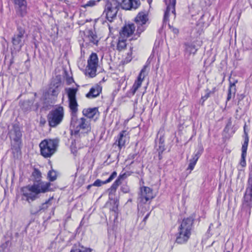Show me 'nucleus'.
<instances>
[{"mask_svg":"<svg viewBox=\"0 0 252 252\" xmlns=\"http://www.w3.org/2000/svg\"><path fill=\"white\" fill-rule=\"evenodd\" d=\"M51 184L42 181L34 182L32 185H29L21 189L22 200L31 203L39 198L40 194L49 191Z\"/></svg>","mask_w":252,"mask_h":252,"instance_id":"obj_1","label":"nucleus"},{"mask_svg":"<svg viewBox=\"0 0 252 252\" xmlns=\"http://www.w3.org/2000/svg\"><path fill=\"white\" fill-rule=\"evenodd\" d=\"M77 112H71V126L74 130L75 135L80 133H87L91 130V120L85 117L78 119L77 117Z\"/></svg>","mask_w":252,"mask_h":252,"instance_id":"obj_2","label":"nucleus"},{"mask_svg":"<svg viewBox=\"0 0 252 252\" xmlns=\"http://www.w3.org/2000/svg\"><path fill=\"white\" fill-rule=\"evenodd\" d=\"M193 221L192 218L184 219L182 220L176 234V243L182 244L188 241L191 234Z\"/></svg>","mask_w":252,"mask_h":252,"instance_id":"obj_3","label":"nucleus"},{"mask_svg":"<svg viewBox=\"0 0 252 252\" xmlns=\"http://www.w3.org/2000/svg\"><path fill=\"white\" fill-rule=\"evenodd\" d=\"M58 146L57 140L45 139L39 144L41 155L44 158H50L56 152Z\"/></svg>","mask_w":252,"mask_h":252,"instance_id":"obj_4","label":"nucleus"},{"mask_svg":"<svg viewBox=\"0 0 252 252\" xmlns=\"http://www.w3.org/2000/svg\"><path fill=\"white\" fill-rule=\"evenodd\" d=\"M134 21L136 25L137 30L132 39H136L140 37L141 33L146 30L149 24L148 13L143 11L139 12L135 18Z\"/></svg>","mask_w":252,"mask_h":252,"instance_id":"obj_5","label":"nucleus"},{"mask_svg":"<svg viewBox=\"0 0 252 252\" xmlns=\"http://www.w3.org/2000/svg\"><path fill=\"white\" fill-rule=\"evenodd\" d=\"M64 117L63 107L59 106L52 109L47 116L49 125L51 127H56L62 122Z\"/></svg>","mask_w":252,"mask_h":252,"instance_id":"obj_6","label":"nucleus"},{"mask_svg":"<svg viewBox=\"0 0 252 252\" xmlns=\"http://www.w3.org/2000/svg\"><path fill=\"white\" fill-rule=\"evenodd\" d=\"M119 2L116 0H110L107 1L103 15L109 21L112 22L116 17L119 10Z\"/></svg>","mask_w":252,"mask_h":252,"instance_id":"obj_7","label":"nucleus"},{"mask_svg":"<svg viewBox=\"0 0 252 252\" xmlns=\"http://www.w3.org/2000/svg\"><path fill=\"white\" fill-rule=\"evenodd\" d=\"M26 31L24 27L18 26L17 32L12 38V42L14 49L20 51L25 43Z\"/></svg>","mask_w":252,"mask_h":252,"instance_id":"obj_8","label":"nucleus"},{"mask_svg":"<svg viewBox=\"0 0 252 252\" xmlns=\"http://www.w3.org/2000/svg\"><path fill=\"white\" fill-rule=\"evenodd\" d=\"M98 59L96 53H93L88 60V64L86 68V75L90 77L96 75V69L98 66Z\"/></svg>","mask_w":252,"mask_h":252,"instance_id":"obj_9","label":"nucleus"},{"mask_svg":"<svg viewBox=\"0 0 252 252\" xmlns=\"http://www.w3.org/2000/svg\"><path fill=\"white\" fill-rule=\"evenodd\" d=\"M66 90L68 97L69 107L71 112H77L78 104L76 98V95L78 90L77 89L69 88L66 89Z\"/></svg>","mask_w":252,"mask_h":252,"instance_id":"obj_10","label":"nucleus"},{"mask_svg":"<svg viewBox=\"0 0 252 252\" xmlns=\"http://www.w3.org/2000/svg\"><path fill=\"white\" fill-rule=\"evenodd\" d=\"M16 12L18 16L24 17L27 14V5L26 0H13Z\"/></svg>","mask_w":252,"mask_h":252,"instance_id":"obj_11","label":"nucleus"},{"mask_svg":"<svg viewBox=\"0 0 252 252\" xmlns=\"http://www.w3.org/2000/svg\"><path fill=\"white\" fill-rule=\"evenodd\" d=\"M117 1L119 3H121L122 8L126 10L136 9L141 4L139 0H117Z\"/></svg>","mask_w":252,"mask_h":252,"instance_id":"obj_12","label":"nucleus"},{"mask_svg":"<svg viewBox=\"0 0 252 252\" xmlns=\"http://www.w3.org/2000/svg\"><path fill=\"white\" fill-rule=\"evenodd\" d=\"M154 197L153 190L147 187H143L141 188L140 201L146 203L147 201Z\"/></svg>","mask_w":252,"mask_h":252,"instance_id":"obj_13","label":"nucleus"},{"mask_svg":"<svg viewBox=\"0 0 252 252\" xmlns=\"http://www.w3.org/2000/svg\"><path fill=\"white\" fill-rule=\"evenodd\" d=\"M135 30V26L134 24L125 25L120 32V36L127 39L132 35Z\"/></svg>","mask_w":252,"mask_h":252,"instance_id":"obj_14","label":"nucleus"},{"mask_svg":"<svg viewBox=\"0 0 252 252\" xmlns=\"http://www.w3.org/2000/svg\"><path fill=\"white\" fill-rule=\"evenodd\" d=\"M145 67L141 70L137 80L135 81L134 83L130 90V93H131L132 95H133L135 94L137 90L141 86L144 78V75H143V73L145 72Z\"/></svg>","mask_w":252,"mask_h":252,"instance_id":"obj_15","label":"nucleus"},{"mask_svg":"<svg viewBox=\"0 0 252 252\" xmlns=\"http://www.w3.org/2000/svg\"><path fill=\"white\" fill-rule=\"evenodd\" d=\"M82 112L83 115L86 117V118H88L90 120L93 119L95 120L99 114L98 109L96 107L84 109Z\"/></svg>","mask_w":252,"mask_h":252,"instance_id":"obj_16","label":"nucleus"},{"mask_svg":"<svg viewBox=\"0 0 252 252\" xmlns=\"http://www.w3.org/2000/svg\"><path fill=\"white\" fill-rule=\"evenodd\" d=\"M167 8L164 15V21H168V17L170 12L174 14L175 13L176 0H169L168 4L166 3Z\"/></svg>","mask_w":252,"mask_h":252,"instance_id":"obj_17","label":"nucleus"},{"mask_svg":"<svg viewBox=\"0 0 252 252\" xmlns=\"http://www.w3.org/2000/svg\"><path fill=\"white\" fill-rule=\"evenodd\" d=\"M102 88L98 85L93 86L89 92L86 94V96L88 98H93L99 95L101 92Z\"/></svg>","mask_w":252,"mask_h":252,"instance_id":"obj_18","label":"nucleus"},{"mask_svg":"<svg viewBox=\"0 0 252 252\" xmlns=\"http://www.w3.org/2000/svg\"><path fill=\"white\" fill-rule=\"evenodd\" d=\"M14 137H12L13 140L16 142V148L20 149L21 143L22 133L18 127H14L13 130Z\"/></svg>","mask_w":252,"mask_h":252,"instance_id":"obj_19","label":"nucleus"},{"mask_svg":"<svg viewBox=\"0 0 252 252\" xmlns=\"http://www.w3.org/2000/svg\"><path fill=\"white\" fill-rule=\"evenodd\" d=\"M117 172L116 171H114L106 180L102 181L99 179H97L94 182L93 185L95 187H100L103 184L111 182L117 176Z\"/></svg>","mask_w":252,"mask_h":252,"instance_id":"obj_20","label":"nucleus"},{"mask_svg":"<svg viewBox=\"0 0 252 252\" xmlns=\"http://www.w3.org/2000/svg\"><path fill=\"white\" fill-rule=\"evenodd\" d=\"M127 133L125 130L121 131L119 135L118 139V146L120 149H121L125 145L127 141Z\"/></svg>","mask_w":252,"mask_h":252,"instance_id":"obj_21","label":"nucleus"},{"mask_svg":"<svg viewBox=\"0 0 252 252\" xmlns=\"http://www.w3.org/2000/svg\"><path fill=\"white\" fill-rule=\"evenodd\" d=\"M126 39L119 36L117 43L116 49L121 51L126 49Z\"/></svg>","mask_w":252,"mask_h":252,"instance_id":"obj_22","label":"nucleus"},{"mask_svg":"<svg viewBox=\"0 0 252 252\" xmlns=\"http://www.w3.org/2000/svg\"><path fill=\"white\" fill-rule=\"evenodd\" d=\"M117 182H114L111 187L108 189L109 198L111 200L113 199L114 196L116 192V190L119 187Z\"/></svg>","mask_w":252,"mask_h":252,"instance_id":"obj_23","label":"nucleus"},{"mask_svg":"<svg viewBox=\"0 0 252 252\" xmlns=\"http://www.w3.org/2000/svg\"><path fill=\"white\" fill-rule=\"evenodd\" d=\"M88 38L94 45H97L98 39L97 35L93 31H89L88 35Z\"/></svg>","mask_w":252,"mask_h":252,"instance_id":"obj_24","label":"nucleus"},{"mask_svg":"<svg viewBox=\"0 0 252 252\" xmlns=\"http://www.w3.org/2000/svg\"><path fill=\"white\" fill-rule=\"evenodd\" d=\"M247 156V153L242 152L241 158L239 161L238 168L239 170H242V169L246 166V157Z\"/></svg>","mask_w":252,"mask_h":252,"instance_id":"obj_25","label":"nucleus"},{"mask_svg":"<svg viewBox=\"0 0 252 252\" xmlns=\"http://www.w3.org/2000/svg\"><path fill=\"white\" fill-rule=\"evenodd\" d=\"M81 249L80 247L74 246L70 251V252H91V249L89 248H85L83 247H81Z\"/></svg>","mask_w":252,"mask_h":252,"instance_id":"obj_26","label":"nucleus"},{"mask_svg":"<svg viewBox=\"0 0 252 252\" xmlns=\"http://www.w3.org/2000/svg\"><path fill=\"white\" fill-rule=\"evenodd\" d=\"M53 197L50 198L45 202L42 203L39 207V211H44L52 205L51 200Z\"/></svg>","mask_w":252,"mask_h":252,"instance_id":"obj_27","label":"nucleus"},{"mask_svg":"<svg viewBox=\"0 0 252 252\" xmlns=\"http://www.w3.org/2000/svg\"><path fill=\"white\" fill-rule=\"evenodd\" d=\"M186 51L189 54H194L197 51V49L194 45L189 44L186 45Z\"/></svg>","mask_w":252,"mask_h":252,"instance_id":"obj_28","label":"nucleus"},{"mask_svg":"<svg viewBox=\"0 0 252 252\" xmlns=\"http://www.w3.org/2000/svg\"><path fill=\"white\" fill-rule=\"evenodd\" d=\"M32 176L35 179L34 182H39L40 181V178L41 177V172L37 169H34L32 173Z\"/></svg>","mask_w":252,"mask_h":252,"instance_id":"obj_29","label":"nucleus"},{"mask_svg":"<svg viewBox=\"0 0 252 252\" xmlns=\"http://www.w3.org/2000/svg\"><path fill=\"white\" fill-rule=\"evenodd\" d=\"M100 0H90L88 1L86 4L82 5V7L87 8V7H93Z\"/></svg>","mask_w":252,"mask_h":252,"instance_id":"obj_30","label":"nucleus"},{"mask_svg":"<svg viewBox=\"0 0 252 252\" xmlns=\"http://www.w3.org/2000/svg\"><path fill=\"white\" fill-rule=\"evenodd\" d=\"M48 177L50 181H54L56 179L57 174L54 170L49 171L48 173Z\"/></svg>","mask_w":252,"mask_h":252,"instance_id":"obj_31","label":"nucleus"},{"mask_svg":"<svg viewBox=\"0 0 252 252\" xmlns=\"http://www.w3.org/2000/svg\"><path fill=\"white\" fill-rule=\"evenodd\" d=\"M126 178V173L120 174L118 178L116 179L115 182H117L118 185H120L122 183V180H124Z\"/></svg>","mask_w":252,"mask_h":252,"instance_id":"obj_32","label":"nucleus"},{"mask_svg":"<svg viewBox=\"0 0 252 252\" xmlns=\"http://www.w3.org/2000/svg\"><path fill=\"white\" fill-rule=\"evenodd\" d=\"M196 163V161H194L192 159L190 160L189 164V165L188 169H189L190 170H192L194 167V166L195 165Z\"/></svg>","mask_w":252,"mask_h":252,"instance_id":"obj_33","label":"nucleus"},{"mask_svg":"<svg viewBox=\"0 0 252 252\" xmlns=\"http://www.w3.org/2000/svg\"><path fill=\"white\" fill-rule=\"evenodd\" d=\"M248 143L247 142H244L242 147V152L247 153Z\"/></svg>","mask_w":252,"mask_h":252,"instance_id":"obj_34","label":"nucleus"},{"mask_svg":"<svg viewBox=\"0 0 252 252\" xmlns=\"http://www.w3.org/2000/svg\"><path fill=\"white\" fill-rule=\"evenodd\" d=\"M118 203L116 201L115 202L114 206L113 207V208H111L110 210H111V211L114 212L115 213H117V211L118 210Z\"/></svg>","mask_w":252,"mask_h":252,"instance_id":"obj_35","label":"nucleus"},{"mask_svg":"<svg viewBox=\"0 0 252 252\" xmlns=\"http://www.w3.org/2000/svg\"><path fill=\"white\" fill-rule=\"evenodd\" d=\"M121 189L124 193H127L129 191L128 187L126 185L122 186Z\"/></svg>","mask_w":252,"mask_h":252,"instance_id":"obj_36","label":"nucleus"},{"mask_svg":"<svg viewBox=\"0 0 252 252\" xmlns=\"http://www.w3.org/2000/svg\"><path fill=\"white\" fill-rule=\"evenodd\" d=\"M59 90L58 87L55 88L51 91V94L54 96H56L58 94Z\"/></svg>","mask_w":252,"mask_h":252,"instance_id":"obj_37","label":"nucleus"},{"mask_svg":"<svg viewBox=\"0 0 252 252\" xmlns=\"http://www.w3.org/2000/svg\"><path fill=\"white\" fill-rule=\"evenodd\" d=\"M130 56H127V57L125 58V60H124V62L125 63H128L129 62H130L131 61V60H132V51H130Z\"/></svg>","mask_w":252,"mask_h":252,"instance_id":"obj_38","label":"nucleus"},{"mask_svg":"<svg viewBox=\"0 0 252 252\" xmlns=\"http://www.w3.org/2000/svg\"><path fill=\"white\" fill-rule=\"evenodd\" d=\"M70 149L71 153L73 154L75 156H76L77 150L76 148L73 146V143H72V145L70 146Z\"/></svg>","mask_w":252,"mask_h":252,"instance_id":"obj_39","label":"nucleus"},{"mask_svg":"<svg viewBox=\"0 0 252 252\" xmlns=\"http://www.w3.org/2000/svg\"><path fill=\"white\" fill-rule=\"evenodd\" d=\"M203 152V148L201 147L200 148V149L198 150V151L194 154L195 155H196L199 158V157L201 156Z\"/></svg>","mask_w":252,"mask_h":252,"instance_id":"obj_40","label":"nucleus"},{"mask_svg":"<svg viewBox=\"0 0 252 252\" xmlns=\"http://www.w3.org/2000/svg\"><path fill=\"white\" fill-rule=\"evenodd\" d=\"M231 95H232V94H231V89H229V90H228V95H227V101H229L231 99Z\"/></svg>","mask_w":252,"mask_h":252,"instance_id":"obj_41","label":"nucleus"},{"mask_svg":"<svg viewBox=\"0 0 252 252\" xmlns=\"http://www.w3.org/2000/svg\"><path fill=\"white\" fill-rule=\"evenodd\" d=\"M249 136L248 133H246V136H244V142H249Z\"/></svg>","mask_w":252,"mask_h":252,"instance_id":"obj_42","label":"nucleus"},{"mask_svg":"<svg viewBox=\"0 0 252 252\" xmlns=\"http://www.w3.org/2000/svg\"><path fill=\"white\" fill-rule=\"evenodd\" d=\"M237 83V81H235V82L234 83H231V82H230V85H229V89H231L232 88V87H235V83Z\"/></svg>","mask_w":252,"mask_h":252,"instance_id":"obj_43","label":"nucleus"},{"mask_svg":"<svg viewBox=\"0 0 252 252\" xmlns=\"http://www.w3.org/2000/svg\"><path fill=\"white\" fill-rule=\"evenodd\" d=\"M136 156V154H130L128 156V158L129 159H134Z\"/></svg>","mask_w":252,"mask_h":252,"instance_id":"obj_44","label":"nucleus"},{"mask_svg":"<svg viewBox=\"0 0 252 252\" xmlns=\"http://www.w3.org/2000/svg\"><path fill=\"white\" fill-rule=\"evenodd\" d=\"M199 158V157H198L196 155H194V156H193V158L191 159H192L193 160H194V161H196L198 160Z\"/></svg>","mask_w":252,"mask_h":252,"instance_id":"obj_45","label":"nucleus"},{"mask_svg":"<svg viewBox=\"0 0 252 252\" xmlns=\"http://www.w3.org/2000/svg\"><path fill=\"white\" fill-rule=\"evenodd\" d=\"M150 215V212L148 213L146 215V216L144 217V219H143V221L146 222L147 220L148 219V218H149V216Z\"/></svg>","mask_w":252,"mask_h":252,"instance_id":"obj_46","label":"nucleus"},{"mask_svg":"<svg viewBox=\"0 0 252 252\" xmlns=\"http://www.w3.org/2000/svg\"><path fill=\"white\" fill-rule=\"evenodd\" d=\"M244 136H246V133H247L246 130V125L244 126Z\"/></svg>","mask_w":252,"mask_h":252,"instance_id":"obj_47","label":"nucleus"},{"mask_svg":"<svg viewBox=\"0 0 252 252\" xmlns=\"http://www.w3.org/2000/svg\"><path fill=\"white\" fill-rule=\"evenodd\" d=\"M93 186V184H92V185H88V186H87V189H89L91 188V187H92Z\"/></svg>","mask_w":252,"mask_h":252,"instance_id":"obj_48","label":"nucleus"},{"mask_svg":"<svg viewBox=\"0 0 252 252\" xmlns=\"http://www.w3.org/2000/svg\"><path fill=\"white\" fill-rule=\"evenodd\" d=\"M130 52H128V53H127V56H130Z\"/></svg>","mask_w":252,"mask_h":252,"instance_id":"obj_49","label":"nucleus"}]
</instances>
